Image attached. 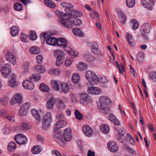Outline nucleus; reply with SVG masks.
<instances>
[{
	"label": "nucleus",
	"mask_w": 156,
	"mask_h": 156,
	"mask_svg": "<svg viewBox=\"0 0 156 156\" xmlns=\"http://www.w3.org/2000/svg\"><path fill=\"white\" fill-rule=\"evenodd\" d=\"M62 115H58L56 118L58 121L55 124L54 130L55 131L53 134L54 139L58 143L63 141V138L57 130L60 128L65 127L67 124L66 121L63 120Z\"/></svg>",
	"instance_id": "obj_1"
},
{
	"label": "nucleus",
	"mask_w": 156,
	"mask_h": 156,
	"mask_svg": "<svg viewBox=\"0 0 156 156\" xmlns=\"http://www.w3.org/2000/svg\"><path fill=\"white\" fill-rule=\"evenodd\" d=\"M55 12L56 14L59 17V21L61 25L65 27H71L70 24H67L66 23L68 21V19L70 18L69 16H68L67 14L58 10L56 11Z\"/></svg>",
	"instance_id": "obj_2"
},
{
	"label": "nucleus",
	"mask_w": 156,
	"mask_h": 156,
	"mask_svg": "<svg viewBox=\"0 0 156 156\" xmlns=\"http://www.w3.org/2000/svg\"><path fill=\"white\" fill-rule=\"evenodd\" d=\"M100 101L97 103V106L99 108L102 110L108 109V104L110 103V99L105 96L101 97L100 98Z\"/></svg>",
	"instance_id": "obj_3"
},
{
	"label": "nucleus",
	"mask_w": 156,
	"mask_h": 156,
	"mask_svg": "<svg viewBox=\"0 0 156 156\" xmlns=\"http://www.w3.org/2000/svg\"><path fill=\"white\" fill-rule=\"evenodd\" d=\"M54 53L55 55L57 56L56 65L58 66H60L62 64L65 59L64 54L59 50H55Z\"/></svg>",
	"instance_id": "obj_4"
},
{
	"label": "nucleus",
	"mask_w": 156,
	"mask_h": 156,
	"mask_svg": "<svg viewBox=\"0 0 156 156\" xmlns=\"http://www.w3.org/2000/svg\"><path fill=\"white\" fill-rule=\"evenodd\" d=\"M14 139L16 142L20 144H25L27 143V137L22 134H18L16 135L14 137Z\"/></svg>",
	"instance_id": "obj_5"
},
{
	"label": "nucleus",
	"mask_w": 156,
	"mask_h": 156,
	"mask_svg": "<svg viewBox=\"0 0 156 156\" xmlns=\"http://www.w3.org/2000/svg\"><path fill=\"white\" fill-rule=\"evenodd\" d=\"M11 72V65L9 63L5 64L1 70L2 76L5 78L7 77V76Z\"/></svg>",
	"instance_id": "obj_6"
},
{
	"label": "nucleus",
	"mask_w": 156,
	"mask_h": 156,
	"mask_svg": "<svg viewBox=\"0 0 156 156\" xmlns=\"http://www.w3.org/2000/svg\"><path fill=\"white\" fill-rule=\"evenodd\" d=\"M22 97L19 94H15L13 97L11 98L10 101V104L11 105H14L15 104L17 103L20 104L21 103L22 101Z\"/></svg>",
	"instance_id": "obj_7"
},
{
	"label": "nucleus",
	"mask_w": 156,
	"mask_h": 156,
	"mask_svg": "<svg viewBox=\"0 0 156 156\" xmlns=\"http://www.w3.org/2000/svg\"><path fill=\"white\" fill-rule=\"evenodd\" d=\"M107 146L108 149L112 152H116L118 150V144L113 141H109L107 144Z\"/></svg>",
	"instance_id": "obj_8"
},
{
	"label": "nucleus",
	"mask_w": 156,
	"mask_h": 156,
	"mask_svg": "<svg viewBox=\"0 0 156 156\" xmlns=\"http://www.w3.org/2000/svg\"><path fill=\"white\" fill-rule=\"evenodd\" d=\"M141 3L144 8L150 10L152 9V6L154 4L152 0H142Z\"/></svg>",
	"instance_id": "obj_9"
},
{
	"label": "nucleus",
	"mask_w": 156,
	"mask_h": 156,
	"mask_svg": "<svg viewBox=\"0 0 156 156\" xmlns=\"http://www.w3.org/2000/svg\"><path fill=\"white\" fill-rule=\"evenodd\" d=\"M6 60L11 64L15 65L16 63V58L13 54L10 52H8L5 55Z\"/></svg>",
	"instance_id": "obj_10"
},
{
	"label": "nucleus",
	"mask_w": 156,
	"mask_h": 156,
	"mask_svg": "<svg viewBox=\"0 0 156 156\" xmlns=\"http://www.w3.org/2000/svg\"><path fill=\"white\" fill-rule=\"evenodd\" d=\"M82 21L80 19L76 18V17H73V19L70 20L69 18L68 19V21L66 22L67 24H70L71 27L67 28L69 29L71 28L72 27V24L76 26L80 25L82 24Z\"/></svg>",
	"instance_id": "obj_11"
},
{
	"label": "nucleus",
	"mask_w": 156,
	"mask_h": 156,
	"mask_svg": "<svg viewBox=\"0 0 156 156\" xmlns=\"http://www.w3.org/2000/svg\"><path fill=\"white\" fill-rule=\"evenodd\" d=\"M80 103L84 105H87L88 102L89 100L88 95L86 94L81 93L80 94Z\"/></svg>",
	"instance_id": "obj_12"
},
{
	"label": "nucleus",
	"mask_w": 156,
	"mask_h": 156,
	"mask_svg": "<svg viewBox=\"0 0 156 156\" xmlns=\"http://www.w3.org/2000/svg\"><path fill=\"white\" fill-rule=\"evenodd\" d=\"M151 27V25L148 23L144 24L142 25V29H141V31L145 37H146V35L144 34L149 33Z\"/></svg>",
	"instance_id": "obj_13"
},
{
	"label": "nucleus",
	"mask_w": 156,
	"mask_h": 156,
	"mask_svg": "<svg viewBox=\"0 0 156 156\" xmlns=\"http://www.w3.org/2000/svg\"><path fill=\"white\" fill-rule=\"evenodd\" d=\"M82 130L87 136L90 137L93 134V130L88 125H85L82 127Z\"/></svg>",
	"instance_id": "obj_14"
},
{
	"label": "nucleus",
	"mask_w": 156,
	"mask_h": 156,
	"mask_svg": "<svg viewBox=\"0 0 156 156\" xmlns=\"http://www.w3.org/2000/svg\"><path fill=\"white\" fill-rule=\"evenodd\" d=\"M22 85L24 88L28 90H33L34 88V85L32 82L27 80L23 81Z\"/></svg>",
	"instance_id": "obj_15"
},
{
	"label": "nucleus",
	"mask_w": 156,
	"mask_h": 156,
	"mask_svg": "<svg viewBox=\"0 0 156 156\" xmlns=\"http://www.w3.org/2000/svg\"><path fill=\"white\" fill-rule=\"evenodd\" d=\"M61 6L65 8L66 12L69 13L70 10L73 8V5L70 3H68L66 2H62L61 3Z\"/></svg>",
	"instance_id": "obj_16"
},
{
	"label": "nucleus",
	"mask_w": 156,
	"mask_h": 156,
	"mask_svg": "<svg viewBox=\"0 0 156 156\" xmlns=\"http://www.w3.org/2000/svg\"><path fill=\"white\" fill-rule=\"evenodd\" d=\"M118 16L121 19V22L123 24H124L126 19V17L123 12L120 10L117 9L116 10Z\"/></svg>",
	"instance_id": "obj_17"
},
{
	"label": "nucleus",
	"mask_w": 156,
	"mask_h": 156,
	"mask_svg": "<svg viewBox=\"0 0 156 156\" xmlns=\"http://www.w3.org/2000/svg\"><path fill=\"white\" fill-rule=\"evenodd\" d=\"M58 39L54 37H49L46 40V42L48 45L55 46L57 44Z\"/></svg>",
	"instance_id": "obj_18"
},
{
	"label": "nucleus",
	"mask_w": 156,
	"mask_h": 156,
	"mask_svg": "<svg viewBox=\"0 0 156 156\" xmlns=\"http://www.w3.org/2000/svg\"><path fill=\"white\" fill-rule=\"evenodd\" d=\"M126 35L129 46L131 47L133 46L135 44V42L132 35L129 33H127Z\"/></svg>",
	"instance_id": "obj_19"
},
{
	"label": "nucleus",
	"mask_w": 156,
	"mask_h": 156,
	"mask_svg": "<svg viewBox=\"0 0 156 156\" xmlns=\"http://www.w3.org/2000/svg\"><path fill=\"white\" fill-rule=\"evenodd\" d=\"M55 100L53 98H50L47 102L46 107L47 108L49 109H51L53 107Z\"/></svg>",
	"instance_id": "obj_20"
},
{
	"label": "nucleus",
	"mask_w": 156,
	"mask_h": 156,
	"mask_svg": "<svg viewBox=\"0 0 156 156\" xmlns=\"http://www.w3.org/2000/svg\"><path fill=\"white\" fill-rule=\"evenodd\" d=\"M101 93V90L99 87H93L91 90H88V93L91 94H98Z\"/></svg>",
	"instance_id": "obj_21"
},
{
	"label": "nucleus",
	"mask_w": 156,
	"mask_h": 156,
	"mask_svg": "<svg viewBox=\"0 0 156 156\" xmlns=\"http://www.w3.org/2000/svg\"><path fill=\"white\" fill-rule=\"evenodd\" d=\"M16 76L15 74H12L11 77V79L9 82V85L12 87H14L16 83Z\"/></svg>",
	"instance_id": "obj_22"
},
{
	"label": "nucleus",
	"mask_w": 156,
	"mask_h": 156,
	"mask_svg": "<svg viewBox=\"0 0 156 156\" xmlns=\"http://www.w3.org/2000/svg\"><path fill=\"white\" fill-rule=\"evenodd\" d=\"M57 44L59 46H63L64 47H66L67 45V42L65 39L61 38L58 39Z\"/></svg>",
	"instance_id": "obj_23"
},
{
	"label": "nucleus",
	"mask_w": 156,
	"mask_h": 156,
	"mask_svg": "<svg viewBox=\"0 0 156 156\" xmlns=\"http://www.w3.org/2000/svg\"><path fill=\"white\" fill-rule=\"evenodd\" d=\"M72 32L74 34L77 36L83 37L84 36V33L80 29L74 28L72 30Z\"/></svg>",
	"instance_id": "obj_24"
},
{
	"label": "nucleus",
	"mask_w": 156,
	"mask_h": 156,
	"mask_svg": "<svg viewBox=\"0 0 156 156\" xmlns=\"http://www.w3.org/2000/svg\"><path fill=\"white\" fill-rule=\"evenodd\" d=\"M44 3L48 7L54 8L55 7V5L51 0H44Z\"/></svg>",
	"instance_id": "obj_25"
},
{
	"label": "nucleus",
	"mask_w": 156,
	"mask_h": 156,
	"mask_svg": "<svg viewBox=\"0 0 156 156\" xmlns=\"http://www.w3.org/2000/svg\"><path fill=\"white\" fill-rule=\"evenodd\" d=\"M39 88L41 91L45 93L48 92L50 90L49 87L44 83L41 84Z\"/></svg>",
	"instance_id": "obj_26"
},
{
	"label": "nucleus",
	"mask_w": 156,
	"mask_h": 156,
	"mask_svg": "<svg viewBox=\"0 0 156 156\" xmlns=\"http://www.w3.org/2000/svg\"><path fill=\"white\" fill-rule=\"evenodd\" d=\"M101 130L102 132L105 134L108 133L110 128L109 126L105 124H102L101 126Z\"/></svg>",
	"instance_id": "obj_27"
},
{
	"label": "nucleus",
	"mask_w": 156,
	"mask_h": 156,
	"mask_svg": "<svg viewBox=\"0 0 156 156\" xmlns=\"http://www.w3.org/2000/svg\"><path fill=\"white\" fill-rule=\"evenodd\" d=\"M18 33V28L16 26H13L10 28V33L12 37L16 36Z\"/></svg>",
	"instance_id": "obj_28"
},
{
	"label": "nucleus",
	"mask_w": 156,
	"mask_h": 156,
	"mask_svg": "<svg viewBox=\"0 0 156 156\" xmlns=\"http://www.w3.org/2000/svg\"><path fill=\"white\" fill-rule=\"evenodd\" d=\"M31 113L33 116L37 121H39L40 120V116L36 110L35 109H32L31 110Z\"/></svg>",
	"instance_id": "obj_29"
},
{
	"label": "nucleus",
	"mask_w": 156,
	"mask_h": 156,
	"mask_svg": "<svg viewBox=\"0 0 156 156\" xmlns=\"http://www.w3.org/2000/svg\"><path fill=\"white\" fill-rule=\"evenodd\" d=\"M59 81L53 80L51 82V84L52 85L53 88L54 90H59L60 89Z\"/></svg>",
	"instance_id": "obj_30"
},
{
	"label": "nucleus",
	"mask_w": 156,
	"mask_h": 156,
	"mask_svg": "<svg viewBox=\"0 0 156 156\" xmlns=\"http://www.w3.org/2000/svg\"><path fill=\"white\" fill-rule=\"evenodd\" d=\"M31 126L30 124L26 122H24L22 125L20 127V131L22 132L24 131L25 129H30Z\"/></svg>",
	"instance_id": "obj_31"
},
{
	"label": "nucleus",
	"mask_w": 156,
	"mask_h": 156,
	"mask_svg": "<svg viewBox=\"0 0 156 156\" xmlns=\"http://www.w3.org/2000/svg\"><path fill=\"white\" fill-rule=\"evenodd\" d=\"M61 87L62 92L63 93L66 94L69 92V89L68 86L66 83H61Z\"/></svg>",
	"instance_id": "obj_32"
},
{
	"label": "nucleus",
	"mask_w": 156,
	"mask_h": 156,
	"mask_svg": "<svg viewBox=\"0 0 156 156\" xmlns=\"http://www.w3.org/2000/svg\"><path fill=\"white\" fill-rule=\"evenodd\" d=\"M29 51L30 53L32 54H37L40 53V50L38 48L34 46L31 48L30 49Z\"/></svg>",
	"instance_id": "obj_33"
},
{
	"label": "nucleus",
	"mask_w": 156,
	"mask_h": 156,
	"mask_svg": "<svg viewBox=\"0 0 156 156\" xmlns=\"http://www.w3.org/2000/svg\"><path fill=\"white\" fill-rule=\"evenodd\" d=\"M16 146L14 142H10L8 145V148L10 151H13L16 148Z\"/></svg>",
	"instance_id": "obj_34"
},
{
	"label": "nucleus",
	"mask_w": 156,
	"mask_h": 156,
	"mask_svg": "<svg viewBox=\"0 0 156 156\" xmlns=\"http://www.w3.org/2000/svg\"><path fill=\"white\" fill-rule=\"evenodd\" d=\"M85 59L89 61H92L95 60V58L89 53L87 52L86 53L84 56Z\"/></svg>",
	"instance_id": "obj_35"
},
{
	"label": "nucleus",
	"mask_w": 156,
	"mask_h": 156,
	"mask_svg": "<svg viewBox=\"0 0 156 156\" xmlns=\"http://www.w3.org/2000/svg\"><path fill=\"white\" fill-rule=\"evenodd\" d=\"M80 77L77 73L73 74L72 77V80L73 83H77L79 81Z\"/></svg>",
	"instance_id": "obj_36"
},
{
	"label": "nucleus",
	"mask_w": 156,
	"mask_h": 156,
	"mask_svg": "<svg viewBox=\"0 0 156 156\" xmlns=\"http://www.w3.org/2000/svg\"><path fill=\"white\" fill-rule=\"evenodd\" d=\"M50 122L43 120L42 122V128L44 130L48 129L50 126Z\"/></svg>",
	"instance_id": "obj_37"
},
{
	"label": "nucleus",
	"mask_w": 156,
	"mask_h": 156,
	"mask_svg": "<svg viewBox=\"0 0 156 156\" xmlns=\"http://www.w3.org/2000/svg\"><path fill=\"white\" fill-rule=\"evenodd\" d=\"M40 148V147L39 145L33 146L31 149L32 153L35 154H37L39 153L41 151Z\"/></svg>",
	"instance_id": "obj_38"
},
{
	"label": "nucleus",
	"mask_w": 156,
	"mask_h": 156,
	"mask_svg": "<svg viewBox=\"0 0 156 156\" xmlns=\"http://www.w3.org/2000/svg\"><path fill=\"white\" fill-rule=\"evenodd\" d=\"M93 73H95L94 72L90 70H87L85 73V76L87 79L90 80L92 77L94 75Z\"/></svg>",
	"instance_id": "obj_39"
},
{
	"label": "nucleus",
	"mask_w": 156,
	"mask_h": 156,
	"mask_svg": "<svg viewBox=\"0 0 156 156\" xmlns=\"http://www.w3.org/2000/svg\"><path fill=\"white\" fill-rule=\"evenodd\" d=\"M51 119V113L50 112H48L44 116L43 120L50 122Z\"/></svg>",
	"instance_id": "obj_40"
},
{
	"label": "nucleus",
	"mask_w": 156,
	"mask_h": 156,
	"mask_svg": "<svg viewBox=\"0 0 156 156\" xmlns=\"http://www.w3.org/2000/svg\"><path fill=\"white\" fill-rule=\"evenodd\" d=\"M114 128L115 131H117L118 133H119L120 136H123L125 134L126 131L123 128H120V130L118 129L117 127L115 126H114Z\"/></svg>",
	"instance_id": "obj_41"
},
{
	"label": "nucleus",
	"mask_w": 156,
	"mask_h": 156,
	"mask_svg": "<svg viewBox=\"0 0 156 156\" xmlns=\"http://www.w3.org/2000/svg\"><path fill=\"white\" fill-rule=\"evenodd\" d=\"M150 79L152 82H156V72H153L151 73L149 76Z\"/></svg>",
	"instance_id": "obj_42"
},
{
	"label": "nucleus",
	"mask_w": 156,
	"mask_h": 156,
	"mask_svg": "<svg viewBox=\"0 0 156 156\" xmlns=\"http://www.w3.org/2000/svg\"><path fill=\"white\" fill-rule=\"evenodd\" d=\"M14 8L15 10L18 11H21L23 9L22 5L18 2L14 4Z\"/></svg>",
	"instance_id": "obj_43"
},
{
	"label": "nucleus",
	"mask_w": 156,
	"mask_h": 156,
	"mask_svg": "<svg viewBox=\"0 0 156 156\" xmlns=\"http://www.w3.org/2000/svg\"><path fill=\"white\" fill-rule=\"evenodd\" d=\"M76 10H72V9L70 10L69 13H68V16H69L70 18L69 19L71 20L73 19V17H76Z\"/></svg>",
	"instance_id": "obj_44"
},
{
	"label": "nucleus",
	"mask_w": 156,
	"mask_h": 156,
	"mask_svg": "<svg viewBox=\"0 0 156 156\" xmlns=\"http://www.w3.org/2000/svg\"><path fill=\"white\" fill-rule=\"evenodd\" d=\"M37 35L34 31H31L30 34L29 36V39L32 41H34L37 39Z\"/></svg>",
	"instance_id": "obj_45"
},
{
	"label": "nucleus",
	"mask_w": 156,
	"mask_h": 156,
	"mask_svg": "<svg viewBox=\"0 0 156 156\" xmlns=\"http://www.w3.org/2000/svg\"><path fill=\"white\" fill-rule=\"evenodd\" d=\"M74 114L76 116V118L78 120H80L83 119V116L82 114L78 110H75Z\"/></svg>",
	"instance_id": "obj_46"
},
{
	"label": "nucleus",
	"mask_w": 156,
	"mask_h": 156,
	"mask_svg": "<svg viewBox=\"0 0 156 156\" xmlns=\"http://www.w3.org/2000/svg\"><path fill=\"white\" fill-rule=\"evenodd\" d=\"M91 48L93 52L94 51V50H97L98 48V44L96 42H93L90 44Z\"/></svg>",
	"instance_id": "obj_47"
},
{
	"label": "nucleus",
	"mask_w": 156,
	"mask_h": 156,
	"mask_svg": "<svg viewBox=\"0 0 156 156\" xmlns=\"http://www.w3.org/2000/svg\"><path fill=\"white\" fill-rule=\"evenodd\" d=\"M86 66L87 65L81 62L79 63L78 66V69L80 71H82L86 69L87 67Z\"/></svg>",
	"instance_id": "obj_48"
},
{
	"label": "nucleus",
	"mask_w": 156,
	"mask_h": 156,
	"mask_svg": "<svg viewBox=\"0 0 156 156\" xmlns=\"http://www.w3.org/2000/svg\"><path fill=\"white\" fill-rule=\"evenodd\" d=\"M28 112L23 109V107H21L19 111V115L22 116H25L27 114Z\"/></svg>",
	"instance_id": "obj_49"
},
{
	"label": "nucleus",
	"mask_w": 156,
	"mask_h": 156,
	"mask_svg": "<svg viewBox=\"0 0 156 156\" xmlns=\"http://www.w3.org/2000/svg\"><path fill=\"white\" fill-rule=\"evenodd\" d=\"M127 5L129 8L133 7L135 4V0H126Z\"/></svg>",
	"instance_id": "obj_50"
},
{
	"label": "nucleus",
	"mask_w": 156,
	"mask_h": 156,
	"mask_svg": "<svg viewBox=\"0 0 156 156\" xmlns=\"http://www.w3.org/2000/svg\"><path fill=\"white\" fill-rule=\"evenodd\" d=\"M131 21L133 24V30H136L139 27V24L138 22L135 19L131 20Z\"/></svg>",
	"instance_id": "obj_51"
},
{
	"label": "nucleus",
	"mask_w": 156,
	"mask_h": 156,
	"mask_svg": "<svg viewBox=\"0 0 156 156\" xmlns=\"http://www.w3.org/2000/svg\"><path fill=\"white\" fill-rule=\"evenodd\" d=\"M31 79L34 81H37L40 80L41 79V75L39 74H34L32 76Z\"/></svg>",
	"instance_id": "obj_52"
},
{
	"label": "nucleus",
	"mask_w": 156,
	"mask_h": 156,
	"mask_svg": "<svg viewBox=\"0 0 156 156\" xmlns=\"http://www.w3.org/2000/svg\"><path fill=\"white\" fill-rule=\"evenodd\" d=\"M63 134H67L68 135L69 137L72 136V134L71 132V129L68 128H66L64 130V132Z\"/></svg>",
	"instance_id": "obj_53"
},
{
	"label": "nucleus",
	"mask_w": 156,
	"mask_h": 156,
	"mask_svg": "<svg viewBox=\"0 0 156 156\" xmlns=\"http://www.w3.org/2000/svg\"><path fill=\"white\" fill-rule=\"evenodd\" d=\"M35 69L38 72H40L45 71V68L41 65H38L36 66Z\"/></svg>",
	"instance_id": "obj_54"
},
{
	"label": "nucleus",
	"mask_w": 156,
	"mask_h": 156,
	"mask_svg": "<svg viewBox=\"0 0 156 156\" xmlns=\"http://www.w3.org/2000/svg\"><path fill=\"white\" fill-rule=\"evenodd\" d=\"M73 61V58H67L66 60L65 65L66 66H70L72 62Z\"/></svg>",
	"instance_id": "obj_55"
},
{
	"label": "nucleus",
	"mask_w": 156,
	"mask_h": 156,
	"mask_svg": "<svg viewBox=\"0 0 156 156\" xmlns=\"http://www.w3.org/2000/svg\"><path fill=\"white\" fill-rule=\"evenodd\" d=\"M30 106V104L29 102H26L21 107H23V109L26 111H28V110Z\"/></svg>",
	"instance_id": "obj_56"
},
{
	"label": "nucleus",
	"mask_w": 156,
	"mask_h": 156,
	"mask_svg": "<svg viewBox=\"0 0 156 156\" xmlns=\"http://www.w3.org/2000/svg\"><path fill=\"white\" fill-rule=\"evenodd\" d=\"M144 58V55L143 54L141 53H139L138 54L137 56V59L139 62H142Z\"/></svg>",
	"instance_id": "obj_57"
},
{
	"label": "nucleus",
	"mask_w": 156,
	"mask_h": 156,
	"mask_svg": "<svg viewBox=\"0 0 156 156\" xmlns=\"http://www.w3.org/2000/svg\"><path fill=\"white\" fill-rule=\"evenodd\" d=\"M93 73L94 75L92 77L90 80H92L93 82H95V83H98L99 78L95 73Z\"/></svg>",
	"instance_id": "obj_58"
},
{
	"label": "nucleus",
	"mask_w": 156,
	"mask_h": 156,
	"mask_svg": "<svg viewBox=\"0 0 156 156\" xmlns=\"http://www.w3.org/2000/svg\"><path fill=\"white\" fill-rule=\"evenodd\" d=\"M126 136L127 137L128 139L129 140L130 143L131 144H133L134 143V141L133 138L132 136L129 133L126 134Z\"/></svg>",
	"instance_id": "obj_59"
},
{
	"label": "nucleus",
	"mask_w": 156,
	"mask_h": 156,
	"mask_svg": "<svg viewBox=\"0 0 156 156\" xmlns=\"http://www.w3.org/2000/svg\"><path fill=\"white\" fill-rule=\"evenodd\" d=\"M124 147L127 150L129 151L130 153L132 154H133L135 153V151L134 150L129 147V146L127 145H124Z\"/></svg>",
	"instance_id": "obj_60"
},
{
	"label": "nucleus",
	"mask_w": 156,
	"mask_h": 156,
	"mask_svg": "<svg viewBox=\"0 0 156 156\" xmlns=\"http://www.w3.org/2000/svg\"><path fill=\"white\" fill-rule=\"evenodd\" d=\"M72 136H70V137H69L68 135L67 134H63L62 136V137L63 139V140H64L66 141H70L72 139Z\"/></svg>",
	"instance_id": "obj_61"
},
{
	"label": "nucleus",
	"mask_w": 156,
	"mask_h": 156,
	"mask_svg": "<svg viewBox=\"0 0 156 156\" xmlns=\"http://www.w3.org/2000/svg\"><path fill=\"white\" fill-rule=\"evenodd\" d=\"M58 106L60 108H64L65 105L62 100H59Z\"/></svg>",
	"instance_id": "obj_62"
},
{
	"label": "nucleus",
	"mask_w": 156,
	"mask_h": 156,
	"mask_svg": "<svg viewBox=\"0 0 156 156\" xmlns=\"http://www.w3.org/2000/svg\"><path fill=\"white\" fill-rule=\"evenodd\" d=\"M20 37L21 40L24 42H26L27 41V35L24 34H23V33H22L20 35Z\"/></svg>",
	"instance_id": "obj_63"
},
{
	"label": "nucleus",
	"mask_w": 156,
	"mask_h": 156,
	"mask_svg": "<svg viewBox=\"0 0 156 156\" xmlns=\"http://www.w3.org/2000/svg\"><path fill=\"white\" fill-rule=\"evenodd\" d=\"M36 59L37 63L38 64H41L42 61L43 57L41 55H39L37 56Z\"/></svg>",
	"instance_id": "obj_64"
}]
</instances>
